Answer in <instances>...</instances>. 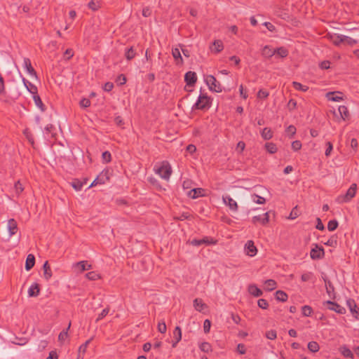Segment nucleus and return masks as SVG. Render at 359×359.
<instances>
[{
	"instance_id": "13",
	"label": "nucleus",
	"mask_w": 359,
	"mask_h": 359,
	"mask_svg": "<svg viewBox=\"0 0 359 359\" xmlns=\"http://www.w3.org/2000/svg\"><path fill=\"white\" fill-rule=\"evenodd\" d=\"M269 212H265L262 215H257L254 216L252 219V221L254 224L257 222H260L262 225H266L269 221Z\"/></svg>"
},
{
	"instance_id": "32",
	"label": "nucleus",
	"mask_w": 359,
	"mask_h": 359,
	"mask_svg": "<svg viewBox=\"0 0 359 359\" xmlns=\"http://www.w3.org/2000/svg\"><path fill=\"white\" fill-rule=\"evenodd\" d=\"M172 54L177 64L180 62L182 64L183 62V59L182 57L180 51L177 48H173L172 50Z\"/></svg>"
},
{
	"instance_id": "29",
	"label": "nucleus",
	"mask_w": 359,
	"mask_h": 359,
	"mask_svg": "<svg viewBox=\"0 0 359 359\" xmlns=\"http://www.w3.org/2000/svg\"><path fill=\"white\" fill-rule=\"evenodd\" d=\"M262 55L266 57H271L276 55L275 49H271L269 46H265L262 49Z\"/></svg>"
},
{
	"instance_id": "20",
	"label": "nucleus",
	"mask_w": 359,
	"mask_h": 359,
	"mask_svg": "<svg viewBox=\"0 0 359 359\" xmlns=\"http://www.w3.org/2000/svg\"><path fill=\"white\" fill-rule=\"evenodd\" d=\"M40 293L39 285L36 283H34L31 285L28 289V295L29 297H38Z\"/></svg>"
},
{
	"instance_id": "6",
	"label": "nucleus",
	"mask_w": 359,
	"mask_h": 359,
	"mask_svg": "<svg viewBox=\"0 0 359 359\" xmlns=\"http://www.w3.org/2000/svg\"><path fill=\"white\" fill-rule=\"evenodd\" d=\"M222 200L224 204L227 205L231 211L236 212L238 210L237 203L229 195L223 196Z\"/></svg>"
},
{
	"instance_id": "3",
	"label": "nucleus",
	"mask_w": 359,
	"mask_h": 359,
	"mask_svg": "<svg viewBox=\"0 0 359 359\" xmlns=\"http://www.w3.org/2000/svg\"><path fill=\"white\" fill-rule=\"evenodd\" d=\"M205 81L211 91L216 93H221L222 91V87L221 84L217 81L214 76L208 75L205 79Z\"/></svg>"
},
{
	"instance_id": "51",
	"label": "nucleus",
	"mask_w": 359,
	"mask_h": 359,
	"mask_svg": "<svg viewBox=\"0 0 359 359\" xmlns=\"http://www.w3.org/2000/svg\"><path fill=\"white\" fill-rule=\"evenodd\" d=\"M343 36L344 35H341V34L336 35L334 36V38L333 39V43L335 46H339L341 43H344V39H343Z\"/></svg>"
},
{
	"instance_id": "53",
	"label": "nucleus",
	"mask_w": 359,
	"mask_h": 359,
	"mask_svg": "<svg viewBox=\"0 0 359 359\" xmlns=\"http://www.w3.org/2000/svg\"><path fill=\"white\" fill-rule=\"evenodd\" d=\"M116 82L118 86H123L126 83V77L124 74H120L117 76Z\"/></svg>"
},
{
	"instance_id": "57",
	"label": "nucleus",
	"mask_w": 359,
	"mask_h": 359,
	"mask_svg": "<svg viewBox=\"0 0 359 359\" xmlns=\"http://www.w3.org/2000/svg\"><path fill=\"white\" fill-rule=\"evenodd\" d=\"M191 217V215L189 212H182L179 216L175 217V219L176 220L184 221L185 219H189Z\"/></svg>"
},
{
	"instance_id": "41",
	"label": "nucleus",
	"mask_w": 359,
	"mask_h": 359,
	"mask_svg": "<svg viewBox=\"0 0 359 359\" xmlns=\"http://www.w3.org/2000/svg\"><path fill=\"white\" fill-rule=\"evenodd\" d=\"M71 327V323H69L68 325V327H67L66 330H62L60 334H59V336H58V340L60 341H64L66 338L68 336V330H69Z\"/></svg>"
},
{
	"instance_id": "37",
	"label": "nucleus",
	"mask_w": 359,
	"mask_h": 359,
	"mask_svg": "<svg viewBox=\"0 0 359 359\" xmlns=\"http://www.w3.org/2000/svg\"><path fill=\"white\" fill-rule=\"evenodd\" d=\"M261 135L264 140H268L272 138L273 134L270 128H264L262 130V132L261 133Z\"/></svg>"
},
{
	"instance_id": "33",
	"label": "nucleus",
	"mask_w": 359,
	"mask_h": 359,
	"mask_svg": "<svg viewBox=\"0 0 359 359\" xmlns=\"http://www.w3.org/2000/svg\"><path fill=\"white\" fill-rule=\"evenodd\" d=\"M136 55V52L133 46L127 48L125 52V57L128 60H133Z\"/></svg>"
},
{
	"instance_id": "50",
	"label": "nucleus",
	"mask_w": 359,
	"mask_h": 359,
	"mask_svg": "<svg viewBox=\"0 0 359 359\" xmlns=\"http://www.w3.org/2000/svg\"><path fill=\"white\" fill-rule=\"evenodd\" d=\"M200 349L205 353H208L211 351V346L208 342H203L200 345Z\"/></svg>"
},
{
	"instance_id": "61",
	"label": "nucleus",
	"mask_w": 359,
	"mask_h": 359,
	"mask_svg": "<svg viewBox=\"0 0 359 359\" xmlns=\"http://www.w3.org/2000/svg\"><path fill=\"white\" fill-rule=\"evenodd\" d=\"M302 148V143L299 140H295V141H293L292 142V149L294 151H297L299 150H300Z\"/></svg>"
},
{
	"instance_id": "11",
	"label": "nucleus",
	"mask_w": 359,
	"mask_h": 359,
	"mask_svg": "<svg viewBox=\"0 0 359 359\" xmlns=\"http://www.w3.org/2000/svg\"><path fill=\"white\" fill-rule=\"evenodd\" d=\"M171 168L168 166H161L156 170V173L164 180H168L171 175Z\"/></svg>"
},
{
	"instance_id": "31",
	"label": "nucleus",
	"mask_w": 359,
	"mask_h": 359,
	"mask_svg": "<svg viewBox=\"0 0 359 359\" xmlns=\"http://www.w3.org/2000/svg\"><path fill=\"white\" fill-rule=\"evenodd\" d=\"M77 266L80 269L81 271H85L91 269V264H88L87 261H81L76 263Z\"/></svg>"
},
{
	"instance_id": "42",
	"label": "nucleus",
	"mask_w": 359,
	"mask_h": 359,
	"mask_svg": "<svg viewBox=\"0 0 359 359\" xmlns=\"http://www.w3.org/2000/svg\"><path fill=\"white\" fill-rule=\"evenodd\" d=\"M88 7L93 11H97L100 7V2L98 0H91L88 4Z\"/></svg>"
},
{
	"instance_id": "18",
	"label": "nucleus",
	"mask_w": 359,
	"mask_h": 359,
	"mask_svg": "<svg viewBox=\"0 0 359 359\" xmlns=\"http://www.w3.org/2000/svg\"><path fill=\"white\" fill-rule=\"evenodd\" d=\"M205 190L202 188H194L189 191V196L193 199L204 196Z\"/></svg>"
},
{
	"instance_id": "64",
	"label": "nucleus",
	"mask_w": 359,
	"mask_h": 359,
	"mask_svg": "<svg viewBox=\"0 0 359 359\" xmlns=\"http://www.w3.org/2000/svg\"><path fill=\"white\" fill-rule=\"evenodd\" d=\"M330 62L329 60H324L321 62L319 65V67L322 69H328L330 67Z\"/></svg>"
},
{
	"instance_id": "60",
	"label": "nucleus",
	"mask_w": 359,
	"mask_h": 359,
	"mask_svg": "<svg viewBox=\"0 0 359 359\" xmlns=\"http://www.w3.org/2000/svg\"><path fill=\"white\" fill-rule=\"evenodd\" d=\"M343 39H344V43H346L347 44L350 45V46H353L354 44H356L357 43V41L355 39H353L349 36H343Z\"/></svg>"
},
{
	"instance_id": "54",
	"label": "nucleus",
	"mask_w": 359,
	"mask_h": 359,
	"mask_svg": "<svg viewBox=\"0 0 359 359\" xmlns=\"http://www.w3.org/2000/svg\"><path fill=\"white\" fill-rule=\"evenodd\" d=\"M102 160L105 163H109L111 161V153L108 151H105L102 154Z\"/></svg>"
},
{
	"instance_id": "45",
	"label": "nucleus",
	"mask_w": 359,
	"mask_h": 359,
	"mask_svg": "<svg viewBox=\"0 0 359 359\" xmlns=\"http://www.w3.org/2000/svg\"><path fill=\"white\" fill-rule=\"evenodd\" d=\"M302 315L304 316H306V317L311 316L313 313L312 308L308 305H305V306H302Z\"/></svg>"
},
{
	"instance_id": "30",
	"label": "nucleus",
	"mask_w": 359,
	"mask_h": 359,
	"mask_svg": "<svg viewBox=\"0 0 359 359\" xmlns=\"http://www.w3.org/2000/svg\"><path fill=\"white\" fill-rule=\"evenodd\" d=\"M276 282L274 280L269 279L264 283V289L267 291H272L276 287Z\"/></svg>"
},
{
	"instance_id": "52",
	"label": "nucleus",
	"mask_w": 359,
	"mask_h": 359,
	"mask_svg": "<svg viewBox=\"0 0 359 359\" xmlns=\"http://www.w3.org/2000/svg\"><path fill=\"white\" fill-rule=\"evenodd\" d=\"M86 276L88 279L90 280H95L100 278L99 275L95 271H90L87 273L86 274Z\"/></svg>"
},
{
	"instance_id": "27",
	"label": "nucleus",
	"mask_w": 359,
	"mask_h": 359,
	"mask_svg": "<svg viewBox=\"0 0 359 359\" xmlns=\"http://www.w3.org/2000/svg\"><path fill=\"white\" fill-rule=\"evenodd\" d=\"M212 46L214 47L211 48V50L212 52L215 53H220L224 48V45L221 40H215L212 43Z\"/></svg>"
},
{
	"instance_id": "38",
	"label": "nucleus",
	"mask_w": 359,
	"mask_h": 359,
	"mask_svg": "<svg viewBox=\"0 0 359 359\" xmlns=\"http://www.w3.org/2000/svg\"><path fill=\"white\" fill-rule=\"evenodd\" d=\"M338 110H339V112L341 118L344 120H345L349 116V112H348V108L346 106H344V105L339 106Z\"/></svg>"
},
{
	"instance_id": "17",
	"label": "nucleus",
	"mask_w": 359,
	"mask_h": 359,
	"mask_svg": "<svg viewBox=\"0 0 359 359\" xmlns=\"http://www.w3.org/2000/svg\"><path fill=\"white\" fill-rule=\"evenodd\" d=\"M22 82L24 84V86L26 88V89L31 93V94H36L38 92L37 87L29 82L28 80H27L25 78L22 77Z\"/></svg>"
},
{
	"instance_id": "7",
	"label": "nucleus",
	"mask_w": 359,
	"mask_h": 359,
	"mask_svg": "<svg viewBox=\"0 0 359 359\" xmlns=\"http://www.w3.org/2000/svg\"><path fill=\"white\" fill-rule=\"evenodd\" d=\"M346 305L348 307L351 313H352V315L356 318V319H359L358 318V316H359V309L358 308L357 306V304L355 302L354 299H348L346 300Z\"/></svg>"
},
{
	"instance_id": "5",
	"label": "nucleus",
	"mask_w": 359,
	"mask_h": 359,
	"mask_svg": "<svg viewBox=\"0 0 359 359\" xmlns=\"http://www.w3.org/2000/svg\"><path fill=\"white\" fill-rule=\"evenodd\" d=\"M325 255L324 248L315 244V248H312L310 252L311 258L313 260L322 259Z\"/></svg>"
},
{
	"instance_id": "25",
	"label": "nucleus",
	"mask_w": 359,
	"mask_h": 359,
	"mask_svg": "<svg viewBox=\"0 0 359 359\" xmlns=\"http://www.w3.org/2000/svg\"><path fill=\"white\" fill-rule=\"evenodd\" d=\"M43 276L46 280L52 277V271L48 261H46L43 265Z\"/></svg>"
},
{
	"instance_id": "21",
	"label": "nucleus",
	"mask_w": 359,
	"mask_h": 359,
	"mask_svg": "<svg viewBox=\"0 0 359 359\" xmlns=\"http://www.w3.org/2000/svg\"><path fill=\"white\" fill-rule=\"evenodd\" d=\"M35 264V257L32 254H29L27 256L26 261H25V270L29 271H30Z\"/></svg>"
},
{
	"instance_id": "36",
	"label": "nucleus",
	"mask_w": 359,
	"mask_h": 359,
	"mask_svg": "<svg viewBox=\"0 0 359 359\" xmlns=\"http://www.w3.org/2000/svg\"><path fill=\"white\" fill-rule=\"evenodd\" d=\"M307 347L308 349L312 353H316L320 349L319 344L314 341L309 342Z\"/></svg>"
},
{
	"instance_id": "8",
	"label": "nucleus",
	"mask_w": 359,
	"mask_h": 359,
	"mask_svg": "<svg viewBox=\"0 0 359 359\" xmlns=\"http://www.w3.org/2000/svg\"><path fill=\"white\" fill-rule=\"evenodd\" d=\"M325 304L329 305L328 309L330 310L334 311L339 314H344L346 313V309L334 302L328 300Z\"/></svg>"
},
{
	"instance_id": "35",
	"label": "nucleus",
	"mask_w": 359,
	"mask_h": 359,
	"mask_svg": "<svg viewBox=\"0 0 359 359\" xmlns=\"http://www.w3.org/2000/svg\"><path fill=\"white\" fill-rule=\"evenodd\" d=\"M71 185L76 191H79L82 189L83 187V182L78 179H74L71 182Z\"/></svg>"
},
{
	"instance_id": "44",
	"label": "nucleus",
	"mask_w": 359,
	"mask_h": 359,
	"mask_svg": "<svg viewBox=\"0 0 359 359\" xmlns=\"http://www.w3.org/2000/svg\"><path fill=\"white\" fill-rule=\"evenodd\" d=\"M252 200L254 203L257 204H264L266 202V199L264 197L258 196L255 194L252 195Z\"/></svg>"
},
{
	"instance_id": "34",
	"label": "nucleus",
	"mask_w": 359,
	"mask_h": 359,
	"mask_svg": "<svg viewBox=\"0 0 359 359\" xmlns=\"http://www.w3.org/2000/svg\"><path fill=\"white\" fill-rule=\"evenodd\" d=\"M275 53L279 57L284 58L288 55L289 52H288V50L287 48H285V47H279V48L275 49Z\"/></svg>"
},
{
	"instance_id": "58",
	"label": "nucleus",
	"mask_w": 359,
	"mask_h": 359,
	"mask_svg": "<svg viewBox=\"0 0 359 359\" xmlns=\"http://www.w3.org/2000/svg\"><path fill=\"white\" fill-rule=\"evenodd\" d=\"M285 132L290 137H292L296 133V128L293 125H290L286 128Z\"/></svg>"
},
{
	"instance_id": "19",
	"label": "nucleus",
	"mask_w": 359,
	"mask_h": 359,
	"mask_svg": "<svg viewBox=\"0 0 359 359\" xmlns=\"http://www.w3.org/2000/svg\"><path fill=\"white\" fill-rule=\"evenodd\" d=\"M341 92H328L326 94V97L328 100L333 101V102H339L340 100H342V96H341Z\"/></svg>"
},
{
	"instance_id": "15",
	"label": "nucleus",
	"mask_w": 359,
	"mask_h": 359,
	"mask_svg": "<svg viewBox=\"0 0 359 359\" xmlns=\"http://www.w3.org/2000/svg\"><path fill=\"white\" fill-rule=\"evenodd\" d=\"M173 339H174L172 341V346L175 348L182 339V330L179 326H177L173 330Z\"/></svg>"
},
{
	"instance_id": "55",
	"label": "nucleus",
	"mask_w": 359,
	"mask_h": 359,
	"mask_svg": "<svg viewBox=\"0 0 359 359\" xmlns=\"http://www.w3.org/2000/svg\"><path fill=\"white\" fill-rule=\"evenodd\" d=\"M258 306L262 309H266L269 307L268 302L264 299H259L257 302Z\"/></svg>"
},
{
	"instance_id": "56",
	"label": "nucleus",
	"mask_w": 359,
	"mask_h": 359,
	"mask_svg": "<svg viewBox=\"0 0 359 359\" xmlns=\"http://www.w3.org/2000/svg\"><path fill=\"white\" fill-rule=\"evenodd\" d=\"M269 93L264 89H260L257 93V97L259 99H265L268 97Z\"/></svg>"
},
{
	"instance_id": "23",
	"label": "nucleus",
	"mask_w": 359,
	"mask_h": 359,
	"mask_svg": "<svg viewBox=\"0 0 359 359\" xmlns=\"http://www.w3.org/2000/svg\"><path fill=\"white\" fill-rule=\"evenodd\" d=\"M248 292L250 294L256 297H261L263 294L262 291L254 284L248 286Z\"/></svg>"
},
{
	"instance_id": "47",
	"label": "nucleus",
	"mask_w": 359,
	"mask_h": 359,
	"mask_svg": "<svg viewBox=\"0 0 359 359\" xmlns=\"http://www.w3.org/2000/svg\"><path fill=\"white\" fill-rule=\"evenodd\" d=\"M325 245L330 247H336L337 245V237L333 236L324 243Z\"/></svg>"
},
{
	"instance_id": "49",
	"label": "nucleus",
	"mask_w": 359,
	"mask_h": 359,
	"mask_svg": "<svg viewBox=\"0 0 359 359\" xmlns=\"http://www.w3.org/2000/svg\"><path fill=\"white\" fill-rule=\"evenodd\" d=\"M92 339H90L88 340H87L84 344H83L82 345H81L79 348V354L81 353H83L84 354L86 351V348L88 346V344H90V342L91 341Z\"/></svg>"
},
{
	"instance_id": "24",
	"label": "nucleus",
	"mask_w": 359,
	"mask_h": 359,
	"mask_svg": "<svg viewBox=\"0 0 359 359\" xmlns=\"http://www.w3.org/2000/svg\"><path fill=\"white\" fill-rule=\"evenodd\" d=\"M194 307L196 311L202 312L208 306L203 302L202 299L196 298L194 300Z\"/></svg>"
},
{
	"instance_id": "1",
	"label": "nucleus",
	"mask_w": 359,
	"mask_h": 359,
	"mask_svg": "<svg viewBox=\"0 0 359 359\" xmlns=\"http://www.w3.org/2000/svg\"><path fill=\"white\" fill-rule=\"evenodd\" d=\"M211 107V99L206 94H201L192 109L206 110Z\"/></svg>"
},
{
	"instance_id": "12",
	"label": "nucleus",
	"mask_w": 359,
	"mask_h": 359,
	"mask_svg": "<svg viewBox=\"0 0 359 359\" xmlns=\"http://www.w3.org/2000/svg\"><path fill=\"white\" fill-rule=\"evenodd\" d=\"M23 67L27 71V72L32 76L35 77L37 79V74L36 72L34 70V69L32 66L31 61L29 58H24L23 60Z\"/></svg>"
},
{
	"instance_id": "40",
	"label": "nucleus",
	"mask_w": 359,
	"mask_h": 359,
	"mask_svg": "<svg viewBox=\"0 0 359 359\" xmlns=\"http://www.w3.org/2000/svg\"><path fill=\"white\" fill-rule=\"evenodd\" d=\"M266 151L270 154H275L277 151V147L273 142H267L265 144Z\"/></svg>"
},
{
	"instance_id": "26",
	"label": "nucleus",
	"mask_w": 359,
	"mask_h": 359,
	"mask_svg": "<svg viewBox=\"0 0 359 359\" xmlns=\"http://www.w3.org/2000/svg\"><path fill=\"white\" fill-rule=\"evenodd\" d=\"M33 95V100L34 101L35 104L40 109L41 111H45L46 108L45 105L43 104L40 96L38 95V92L36 94H32Z\"/></svg>"
},
{
	"instance_id": "10",
	"label": "nucleus",
	"mask_w": 359,
	"mask_h": 359,
	"mask_svg": "<svg viewBox=\"0 0 359 359\" xmlns=\"http://www.w3.org/2000/svg\"><path fill=\"white\" fill-rule=\"evenodd\" d=\"M197 81V76L194 72H187L184 75V81L189 86H194Z\"/></svg>"
},
{
	"instance_id": "59",
	"label": "nucleus",
	"mask_w": 359,
	"mask_h": 359,
	"mask_svg": "<svg viewBox=\"0 0 359 359\" xmlns=\"http://www.w3.org/2000/svg\"><path fill=\"white\" fill-rule=\"evenodd\" d=\"M211 327V321L208 319L204 320L203 323V330L205 334L209 333Z\"/></svg>"
},
{
	"instance_id": "48",
	"label": "nucleus",
	"mask_w": 359,
	"mask_h": 359,
	"mask_svg": "<svg viewBox=\"0 0 359 359\" xmlns=\"http://www.w3.org/2000/svg\"><path fill=\"white\" fill-rule=\"evenodd\" d=\"M14 189L18 195L20 194L24 190V187L19 180L15 183Z\"/></svg>"
},
{
	"instance_id": "14",
	"label": "nucleus",
	"mask_w": 359,
	"mask_h": 359,
	"mask_svg": "<svg viewBox=\"0 0 359 359\" xmlns=\"http://www.w3.org/2000/svg\"><path fill=\"white\" fill-rule=\"evenodd\" d=\"M99 184H104L109 180L108 170H103L95 179Z\"/></svg>"
},
{
	"instance_id": "9",
	"label": "nucleus",
	"mask_w": 359,
	"mask_h": 359,
	"mask_svg": "<svg viewBox=\"0 0 359 359\" xmlns=\"http://www.w3.org/2000/svg\"><path fill=\"white\" fill-rule=\"evenodd\" d=\"M245 254L250 257H254L257 252V249L252 241H248L245 245Z\"/></svg>"
},
{
	"instance_id": "39",
	"label": "nucleus",
	"mask_w": 359,
	"mask_h": 359,
	"mask_svg": "<svg viewBox=\"0 0 359 359\" xmlns=\"http://www.w3.org/2000/svg\"><path fill=\"white\" fill-rule=\"evenodd\" d=\"M292 86L295 90H300L302 92H306L309 90V87L307 86L302 85V83L297 81H293Z\"/></svg>"
},
{
	"instance_id": "46",
	"label": "nucleus",
	"mask_w": 359,
	"mask_h": 359,
	"mask_svg": "<svg viewBox=\"0 0 359 359\" xmlns=\"http://www.w3.org/2000/svg\"><path fill=\"white\" fill-rule=\"evenodd\" d=\"M338 222L336 219L330 220L327 224V229L330 231H333L338 227Z\"/></svg>"
},
{
	"instance_id": "63",
	"label": "nucleus",
	"mask_w": 359,
	"mask_h": 359,
	"mask_svg": "<svg viewBox=\"0 0 359 359\" xmlns=\"http://www.w3.org/2000/svg\"><path fill=\"white\" fill-rule=\"evenodd\" d=\"M276 332L273 330H271L266 333V337L269 339H275L276 338Z\"/></svg>"
},
{
	"instance_id": "62",
	"label": "nucleus",
	"mask_w": 359,
	"mask_h": 359,
	"mask_svg": "<svg viewBox=\"0 0 359 359\" xmlns=\"http://www.w3.org/2000/svg\"><path fill=\"white\" fill-rule=\"evenodd\" d=\"M79 104H80L81 107H82V108H87V107L90 106V101L88 98H83L80 101Z\"/></svg>"
},
{
	"instance_id": "43",
	"label": "nucleus",
	"mask_w": 359,
	"mask_h": 359,
	"mask_svg": "<svg viewBox=\"0 0 359 359\" xmlns=\"http://www.w3.org/2000/svg\"><path fill=\"white\" fill-rule=\"evenodd\" d=\"M341 352L344 357L348 358H353V353L346 346H343L341 349Z\"/></svg>"
},
{
	"instance_id": "28",
	"label": "nucleus",
	"mask_w": 359,
	"mask_h": 359,
	"mask_svg": "<svg viewBox=\"0 0 359 359\" xmlns=\"http://www.w3.org/2000/svg\"><path fill=\"white\" fill-rule=\"evenodd\" d=\"M287 294L283 290H278L275 293V298L276 300L285 302L287 299Z\"/></svg>"
},
{
	"instance_id": "4",
	"label": "nucleus",
	"mask_w": 359,
	"mask_h": 359,
	"mask_svg": "<svg viewBox=\"0 0 359 359\" xmlns=\"http://www.w3.org/2000/svg\"><path fill=\"white\" fill-rule=\"evenodd\" d=\"M217 243V240L212 237L205 236L202 239H193L190 241V244L193 246H201L202 245H210Z\"/></svg>"
},
{
	"instance_id": "22",
	"label": "nucleus",
	"mask_w": 359,
	"mask_h": 359,
	"mask_svg": "<svg viewBox=\"0 0 359 359\" xmlns=\"http://www.w3.org/2000/svg\"><path fill=\"white\" fill-rule=\"evenodd\" d=\"M8 229L9 231L10 236H13L18 231L17 222L14 219H10L8 221Z\"/></svg>"
},
{
	"instance_id": "2",
	"label": "nucleus",
	"mask_w": 359,
	"mask_h": 359,
	"mask_svg": "<svg viewBox=\"0 0 359 359\" xmlns=\"http://www.w3.org/2000/svg\"><path fill=\"white\" fill-rule=\"evenodd\" d=\"M356 189L357 184L355 183L352 184L345 194L340 195L337 198V202L339 203L349 202L355 196Z\"/></svg>"
},
{
	"instance_id": "16",
	"label": "nucleus",
	"mask_w": 359,
	"mask_h": 359,
	"mask_svg": "<svg viewBox=\"0 0 359 359\" xmlns=\"http://www.w3.org/2000/svg\"><path fill=\"white\" fill-rule=\"evenodd\" d=\"M325 287H326V292L328 294V295L332 298H335V294H334V287L332 282L327 278H323Z\"/></svg>"
}]
</instances>
